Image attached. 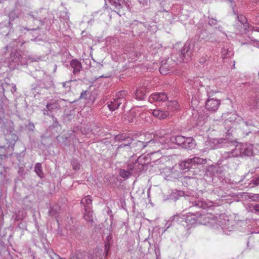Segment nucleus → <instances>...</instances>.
I'll use <instances>...</instances> for the list:
<instances>
[{
    "label": "nucleus",
    "instance_id": "c85d7f7f",
    "mask_svg": "<svg viewBox=\"0 0 259 259\" xmlns=\"http://www.w3.org/2000/svg\"><path fill=\"white\" fill-rule=\"evenodd\" d=\"M255 21L259 23V13L257 15V16L255 17Z\"/></svg>",
    "mask_w": 259,
    "mask_h": 259
},
{
    "label": "nucleus",
    "instance_id": "f3484780",
    "mask_svg": "<svg viewBox=\"0 0 259 259\" xmlns=\"http://www.w3.org/2000/svg\"><path fill=\"white\" fill-rule=\"evenodd\" d=\"M71 164L73 169L75 170H78L80 169V164L77 160L75 159L72 160Z\"/></svg>",
    "mask_w": 259,
    "mask_h": 259
},
{
    "label": "nucleus",
    "instance_id": "7ed1b4c3",
    "mask_svg": "<svg viewBox=\"0 0 259 259\" xmlns=\"http://www.w3.org/2000/svg\"><path fill=\"white\" fill-rule=\"evenodd\" d=\"M208 97L205 103V109L210 112H216L221 104L220 100L211 96L210 93L208 94Z\"/></svg>",
    "mask_w": 259,
    "mask_h": 259
},
{
    "label": "nucleus",
    "instance_id": "5701e85b",
    "mask_svg": "<svg viewBox=\"0 0 259 259\" xmlns=\"http://www.w3.org/2000/svg\"><path fill=\"white\" fill-rule=\"evenodd\" d=\"M153 116L158 118L159 119H164L167 117V114H152Z\"/></svg>",
    "mask_w": 259,
    "mask_h": 259
},
{
    "label": "nucleus",
    "instance_id": "a211bd4d",
    "mask_svg": "<svg viewBox=\"0 0 259 259\" xmlns=\"http://www.w3.org/2000/svg\"><path fill=\"white\" fill-rule=\"evenodd\" d=\"M7 149L6 146L0 147V159H2L3 158L6 156Z\"/></svg>",
    "mask_w": 259,
    "mask_h": 259
},
{
    "label": "nucleus",
    "instance_id": "f257e3e1",
    "mask_svg": "<svg viewBox=\"0 0 259 259\" xmlns=\"http://www.w3.org/2000/svg\"><path fill=\"white\" fill-rule=\"evenodd\" d=\"M146 165V155H141L138 158L135 163H130L126 169H120V176L124 180L127 179L134 173L138 174L143 170Z\"/></svg>",
    "mask_w": 259,
    "mask_h": 259
},
{
    "label": "nucleus",
    "instance_id": "6e6552de",
    "mask_svg": "<svg viewBox=\"0 0 259 259\" xmlns=\"http://www.w3.org/2000/svg\"><path fill=\"white\" fill-rule=\"evenodd\" d=\"M150 137L147 138V139H149L150 140L148 142H147V146L148 147H150L151 146V144L153 143H154L156 144V145H154V146H156V148H155L154 150L155 151V152L158 151L159 150V149L157 148L158 146H159V142H157V137H156L155 135L153 134H149Z\"/></svg>",
    "mask_w": 259,
    "mask_h": 259
},
{
    "label": "nucleus",
    "instance_id": "b1692460",
    "mask_svg": "<svg viewBox=\"0 0 259 259\" xmlns=\"http://www.w3.org/2000/svg\"><path fill=\"white\" fill-rule=\"evenodd\" d=\"M194 141V139L192 138H191V137L188 138L186 139V142L189 143V144H191V146H190V147H193L194 145V143H193V142Z\"/></svg>",
    "mask_w": 259,
    "mask_h": 259
},
{
    "label": "nucleus",
    "instance_id": "f8f14e48",
    "mask_svg": "<svg viewBox=\"0 0 259 259\" xmlns=\"http://www.w3.org/2000/svg\"><path fill=\"white\" fill-rule=\"evenodd\" d=\"M59 210L60 207L58 205H53L51 206L49 209V215L51 217L57 218Z\"/></svg>",
    "mask_w": 259,
    "mask_h": 259
},
{
    "label": "nucleus",
    "instance_id": "0eeeda50",
    "mask_svg": "<svg viewBox=\"0 0 259 259\" xmlns=\"http://www.w3.org/2000/svg\"><path fill=\"white\" fill-rule=\"evenodd\" d=\"M115 139L118 141H124L125 143L121 144L118 146V148L120 149L122 147L129 146L131 143L132 139L128 137H126V135L122 134L120 135H117L115 137Z\"/></svg>",
    "mask_w": 259,
    "mask_h": 259
},
{
    "label": "nucleus",
    "instance_id": "f03ea898",
    "mask_svg": "<svg viewBox=\"0 0 259 259\" xmlns=\"http://www.w3.org/2000/svg\"><path fill=\"white\" fill-rule=\"evenodd\" d=\"M126 95V93L124 91H121L116 94L115 98L113 99V101H110L107 105L110 111H114L124 102V98Z\"/></svg>",
    "mask_w": 259,
    "mask_h": 259
},
{
    "label": "nucleus",
    "instance_id": "2f4dec72",
    "mask_svg": "<svg viewBox=\"0 0 259 259\" xmlns=\"http://www.w3.org/2000/svg\"><path fill=\"white\" fill-rule=\"evenodd\" d=\"M2 116H4V114H2ZM1 117L4 118V122H2V123H4V125L5 126V119L3 116H1Z\"/></svg>",
    "mask_w": 259,
    "mask_h": 259
},
{
    "label": "nucleus",
    "instance_id": "20e7f679",
    "mask_svg": "<svg viewBox=\"0 0 259 259\" xmlns=\"http://www.w3.org/2000/svg\"><path fill=\"white\" fill-rule=\"evenodd\" d=\"M206 159H203L198 157L188 159L185 162L184 165L186 168H189L193 166L205 164L206 163Z\"/></svg>",
    "mask_w": 259,
    "mask_h": 259
},
{
    "label": "nucleus",
    "instance_id": "aec40b11",
    "mask_svg": "<svg viewBox=\"0 0 259 259\" xmlns=\"http://www.w3.org/2000/svg\"><path fill=\"white\" fill-rule=\"evenodd\" d=\"M11 136L13 138V140L10 142V144H9L8 147H13L18 139L16 135H11Z\"/></svg>",
    "mask_w": 259,
    "mask_h": 259
},
{
    "label": "nucleus",
    "instance_id": "423d86ee",
    "mask_svg": "<svg viewBox=\"0 0 259 259\" xmlns=\"http://www.w3.org/2000/svg\"><path fill=\"white\" fill-rule=\"evenodd\" d=\"M167 95L164 93H156L151 95L149 98V101L151 103L157 101H165L167 100Z\"/></svg>",
    "mask_w": 259,
    "mask_h": 259
},
{
    "label": "nucleus",
    "instance_id": "473e14b6",
    "mask_svg": "<svg viewBox=\"0 0 259 259\" xmlns=\"http://www.w3.org/2000/svg\"><path fill=\"white\" fill-rule=\"evenodd\" d=\"M72 114H65V115L66 116V117H68L69 116L71 115Z\"/></svg>",
    "mask_w": 259,
    "mask_h": 259
},
{
    "label": "nucleus",
    "instance_id": "4468645a",
    "mask_svg": "<svg viewBox=\"0 0 259 259\" xmlns=\"http://www.w3.org/2000/svg\"><path fill=\"white\" fill-rule=\"evenodd\" d=\"M81 203L84 206V209L88 206L89 208L92 207V200L91 196H87L83 198L81 200Z\"/></svg>",
    "mask_w": 259,
    "mask_h": 259
},
{
    "label": "nucleus",
    "instance_id": "4be33fe9",
    "mask_svg": "<svg viewBox=\"0 0 259 259\" xmlns=\"http://www.w3.org/2000/svg\"><path fill=\"white\" fill-rule=\"evenodd\" d=\"M166 67V64L161 66V67L159 68V71L160 73L162 74H166L168 73V71L165 69Z\"/></svg>",
    "mask_w": 259,
    "mask_h": 259
},
{
    "label": "nucleus",
    "instance_id": "72a5a7b5",
    "mask_svg": "<svg viewBox=\"0 0 259 259\" xmlns=\"http://www.w3.org/2000/svg\"><path fill=\"white\" fill-rule=\"evenodd\" d=\"M110 238H111V237H110V236H108L107 237V239L108 240H109L110 239Z\"/></svg>",
    "mask_w": 259,
    "mask_h": 259
},
{
    "label": "nucleus",
    "instance_id": "f704fd0d",
    "mask_svg": "<svg viewBox=\"0 0 259 259\" xmlns=\"http://www.w3.org/2000/svg\"><path fill=\"white\" fill-rule=\"evenodd\" d=\"M126 7L128 9L129 7V6L128 5L126 4Z\"/></svg>",
    "mask_w": 259,
    "mask_h": 259
},
{
    "label": "nucleus",
    "instance_id": "6ab92c4d",
    "mask_svg": "<svg viewBox=\"0 0 259 259\" xmlns=\"http://www.w3.org/2000/svg\"><path fill=\"white\" fill-rule=\"evenodd\" d=\"M123 4V3H122V4L119 3L118 5H116V7L118 10V13L120 16L125 14V13L122 11L121 9Z\"/></svg>",
    "mask_w": 259,
    "mask_h": 259
},
{
    "label": "nucleus",
    "instance_id": "39448f33",
    "mask_svg": "<svg viewBox=\"0 0 259 259\" xmlns=\"http://www.w3.org/2000/svg\"><path fill=\"white\" fill-rule=\"evenodd\" d=\"M110 249V244L109 243L106 242L105 244V257L104 258H103V256L104 254H103L102 251L101 250L100 251H98L95 253V254H90L88 255V259H106V257L108 255L109 251Z\"/></svg>",
    "mask_w": 259,
    "mask_h": 259
},
{
    "label": "nucleus",
    "instance_id": "393cba45",
    "mask_svg": "<svg viewBox=\"0 0 259 259\" xmlns=\"http://www.w3.org/2000/svg\"><path fill=\"white\" fill-rule=\"evenodd\" d=\"M28 128L30 131H33L34 128V125L32 123L29 122L27 125Z\"/></svg>",
    "mask_w": 259,
    "mask_h": 259
},
{
    "label": "nucleus",
    "instance_id": "7c9ffc66",
    "mask_svg": "<svg viewBox=\"0 0 259 259\" xmlns=\"http://www.w3.org/2000/svg\"><path fill=\"white\" fill-rule=\"evenodd\" d=\"M4 122V118L2 117H0V123Z\"/></svg>",
    "mask_w": 259,
    "mask_h": 259
},
{
    "label": "nucleus",
    "instance_id": "ddd939ff",
    "mask_svg": "<svg viewBox=\"0 0 259 259\" xmlns=\"http://www.w3.org/2000/svg\"><path fill=\"white\" fill-rule=\"evenodd\" d=\"M144 89H137L135 93L136 98L139 100H143L146 98Z\"/></svg>",
    "mask_w": 259,
    "mask_h": 259
},
{
    "label": "nucleus",
    "instance_id": "dca6fc26",
    "mask_svg": "<svg viewBox=\"0 0 259 259\" xmlns=\"http://www.w3.org/2000/svg\"><path fill=\"white\" fill-rule=\"evenodd\" d=\"M26 216V213L23 210H19L18 213L16 214L15 219L17 220H21L23 219Z\"/></svg>",
    "mask_w": 259,
    "mask_h": 259
},
{
    "label": "nucleus",
    "instance_id": "9b49d317",
    "mask_svg": "<svg viewBox=\"0 0 259 259\" xmlns=\"http://www.w3.org/2000/svg\"><path fill=\"white\" fill-rule=\"evenodd\" d=\"M169 112H178L179 111L180 105L176 101H170L168 103Z\"/></svg>",
    "mask_w": 259,
    "mask_h": 259
},
{
    "label": "nucleus",
    "instance_id": "1a4fd4ad",
    "mask_svg": "<svg viewBox=\"0 0 259 259\" xmlns=\"http://www.w3.org/2000/svg\"><path fill=\"white\" fill-rule=\"evenodd\" d=\"M92 208H89L88 206L84 209V213L83 215L84 219L88 222H93V211L92 210Z\"/></svg>",
    "mask_w": 259,
    "mask_h": 259
},
{
    "label": "nucleus",
    "instance_id": "412c9836",
    "mask_svg": "<svg viewBox=\"0 0 259 259\" xmlns=\"http://www.w3.org/2000/svg\"><path fill=\"white\" fill-rule=\"evenodd\" d=\"M88 257V256H87ZM76 259H87L85 253L78 252L76 254Z\"/></svg>",
    "mask_w": 259,
    "mask_h": 259
},
{
    "label": "nucleus",
    "instance_id": "a878e982",
    "mask_svg": "<svg viewBox=\"0 0 259 259\" xmlns=\"http://www.w3.org/2000/svg\"><path fill=\"white\" fill-rule=\"evenodd\" d=\"M87 91H83L82 92L81 94H80V98L81 99H86L87 98Z\"/></svg>",
    "mask_w": 259,
    "mask_h": 259
},
{
    "label": "nucleus",
    "instance_id": "c756f323",
    "mask_svg": "<svg viewBox=\"0 0 259 259\" xmlns=\"http://www.w3.org/2000/svg\"><path fill=\"white\" fill-rule=\"evenodd\" d=\"M51 106H52V104H48L47 105V108L48 109L50 110V108H51Z\"/></svg>",
    "mask_w": 259,
    "mask_h": 259
},
{
    "label": "nucleus",
    "instance_id": "cd10ccee",
    "mask_svg": "<svg viewBox=\"0 0 259 259\" xmlns=\"http://www.w3.org/2000/svg\"><path fill=\"white\" fill-rule=\"evenodd\" d=\"M253 183L255 185H259V178H257L256 179L253 180Z\"/></svg>",
    "mask_w": 259,
    "mask_h": 259
},
{
    "label": "nucleus",
    "instance_id": "9d476101",
    "mask_svg": "<svg viewBox=\"0 0 259 259\" xmlns=\"http://www.w3.org/2000/svg\"><path fill=\"white\" fill-rule=\"evenodd\" d=\"M70 65L73 68L74 73L79 72L81 68V63L76 59H73L70 63Z\"/></svg>",
    "mask_w": 259,
    "mask_h": 259
},
{
    "label": "nucleus",
    "instance_id": "2eb2a0df",
    "mask_svg": "<svg viewBox=\"0 0 259 259\" xmlns=\"http://www.w3.org/2000/svg\"><path fill=\"white\" fill-rule=\"evenodd\" d=\"M34 171L39 177L41 178L44 177L41 165L40 163H36L35 164Z\"/></svg>",
    "mask_w": 259,
    "mask_h": 259
},
{
    "label": "nucleus",
    "instance_id": "bb28decb",
    "mask_svg": "<svg viewBox=\"0 0 259 259\" xmlns=\"http://www.w3.org/2000/svg\"><path fill=\"white\" fill-rule=\"evenodd\" d=\"M4 166L2 164H0V176H1V178H2V176H3V172L4 171Z\"/></svg>",
    "mask_w": 259,
    "mask_h": 259
}]
</instances>
